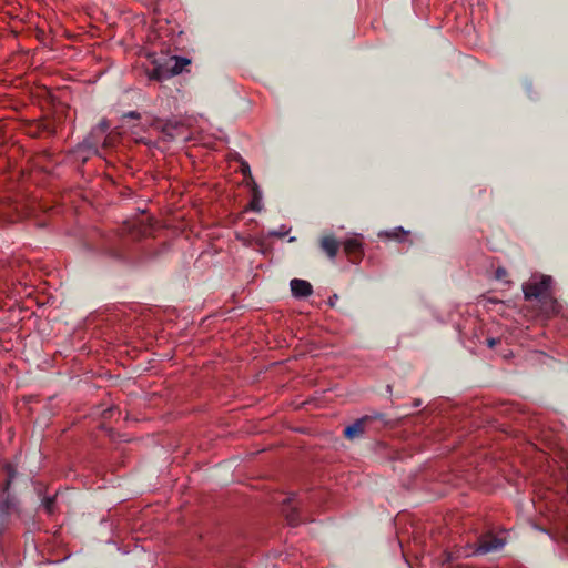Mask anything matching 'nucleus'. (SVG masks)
Here are the masks:
<instances>
[{
	"label": "nucleus",
	"instance_id": "20",
	"mask_svg": "<svg viewBox=\"0 0 568 568\" xmlns=\"http://www.w3.org/2000/svg\"><path fill=\"white\" fill-rule=\"evenodd\" d=\"M499 343H500V339H498V338H493L491 337V338L487 339V345H488L489 348H494Z\"/></svg>",
	"mask_w": 568,
	"mask_h": 568
},
{
	"label": "nucleus",
	"instance_id": "10",
	"mask_svg": "<svg viewBox=\"0 0 568 568\" xmlns=\"http://www.w3.org/2000/svg\"><path fill=\"white\" fill-rule=\"evenodd\" d=\"M172 75L170 73L169 67L165 64L164 67H156L149 73V79L162 82L164 80L170 79Z\"/></svg>",
	"mask_w": 568,
	"mask_h": 568
},
{
	"label": "nucleus",
	"instance_id": "17",
	"mask_svg": "<svg viewBox=\"0 0 568 568\" xmlns=\"http://www.w3.org/2000/svg\"><path fill=\"white\" fill-rule=\"evenodd\" d=\"M109 129V123L102 120L91 132H94L97 136L104 134Z\"/></svg>",
	"mask_w": 568,
	"mask_h": 568
},
{
	"label": "nucleus",
	"instance_id": "11",
	"mask_svg": "<svg viewBox=\"0 0 568 568\" xmlns=\"http://www.w3.org/2000/svg\"><path fill=\"white\" fill-rule=\"evenodd\" d=\"M179 129L178 122H171L168 121L161 126V132L168 138L169 140H175L176 133L175 131Z\"/></svg>",
	"mask_w": 568,
	"mask_h": 568
},
{
	"label": "nucleus",
	"instance_id": "9",
	"mask_svg": "<svg viewBox=\"0 0 568 568\" xmlns=\"http://www.w3.org/2000/svg\"><path fill=\"white\" fill-rule=\"evenodd\" d=\"M190 64V60L182 57H171L166 62L171 75H178L183 72L184 68Z\"/></svg>",
	"mask_w": 568,
	"mask_h": 568
},
{
	"label": "nucleus",
	"instance_id": "14",
	"mask_svg": "<svg viewBox=\"0 0 568 568\" xmlns=\"http://www.w3.org/2000/svg\"><path fill=\"white\" fill-rule=\"evenodd\" d=\"M38 129H40L42 134L45 133L48 136L55 134V128L51 122H40L38 123Z\"/></svg>",
	"mask_w": 568,
	"mask_h": 568
},
{
	"label": "nucleus",
	"instance_id": "4",
	"mask_svg": "<svg viewBox=\"0 0 568 568\" xmlns=\"http://www.w3.org/2000/svg\"><path fill=\"white\" fill-rule=\"evenodd\" d=\"M373 420L372 416H363L362 418L356 419L353 424L348 425L344 429V436L349 439L354 440L356 438L362 437L365 432L367 425Z\"/></svg>",
	"mask_w": 568,
	"mask_h": 568
},
{
	"label": "nucleus",
	"instance_id": "15",
	"mask_svg": "<svg viewBox=\"0 0 568 568\" xmlns=\"http://www.w3.org/2000/svg\"><path fill=\"white\" fill-rule=\"evenodd\" d=\"M260 201H261V193L257 189V185L254 184V189H253V199H252V202H251V209L254 210V211H260Z\"/></svg>",
	"mask_w": 568,
	"mask_h": 568
},
{
	"label": "nucleus",
	"instance_id": "5",
	"mask_svg": "<svg viewBox=\"0 0 568 568\" xmlns=\"http://www.w3.org/2000/svg\"><path fill=\"white\" fill-rule=\"evenodd\" d=\"M101 136H97L94 132H91L81 143L77 145V152H87L89 154L99 155V143Z\"/></svg>",
	"mask_w": 568,
	"mask_h": 568
},
{
	"label": "nucleus",
	"instance_id": "19",
	"mask_svg": "<svg viewBox=\"0 0 568 568\" xmlns=\"http://www.w3.org/2000/svg\"><path fill=\"white\" fill-rule=\"evenodd\" d=\"M124 118H131V119L139 120L141 118V114L136 111H130L124 114Z\"/></svg>",
	"mask_w": 568,
	"mask_h": 568
},
{
	"label": "nucleus",
	"instance_id": "12",
	"mask_svg": "<svg viewBox=\"0 0 568 568\" xmlns=\"http://www.w3.org/2000/svg\"><path fill=\"white\" fill-rule=\"evenodd\" d=\"M361 248V243L356 239H348L344 242V250L347 254L357 253Z\"/></svg>",
	"mask_w": 568,
	"mask_h": 568
},
{
	"label": "nucleus",
	"instance_id": "13",
	"mask_svg": "<svg viewBox=\"0 0 568 568\" xmlns=\"http://www.w3.org/2000/svg\"><path fill=\"white\" fill-rule=\"evenodd\" d=\"M42 506L49 515H52L55 510V496L44 497L42 499Z\"/></svg>",
	"mask_w": 568,
	"mask_h": 568
},
{
	"label": "nucleus",
	"instance_id": "2",
	"mask_svg": "<svg viewBox=\"0 0 568 568\" xmlns=\"http://www.w3.org/2000/svg\"><path fill=\"white\" fill-rule=\"evenodd\" d=\"M552 283V278L549 275H542L540 281L530 282L523 285L524 297L526 301L534 298H544L547 295L548 290Z\"/></svg>",
	"mask_w": 568,
	"mask_h": 568
},
{
	"label": "nucleus",
	"instance_id": "6",
	"mask_svg": "<svg viewBox=\"0 0 568 568\" xmlns=\"http://www.w3.org/2000/svg\"><path fill=\"white\" fill-rule=\"evenodd\" d=\"M293 296L298 298L308 297L313 293V287L305 280L294 278L290 283Z\"/></svg>",
	"mask_w": 568,
	"mask_h": 568
},
{
	"label": "nucleus",
	"instance_id": "21",
	"mask_svg": "<svg viewBox=\"0 0 568 568\" xmlns=\"http://www.w3.org/2000/svg\"><path fill=\"white\" fill-rule=\"evenodd\" d=\"M338 300V295L337 294H334L333 296L329 297L328 300V304L331 307H334L336 305V301Z\"/></svg>",
	"mask_w": 568,
	"mask_h": 568
},
{
	"label": "nucleus",
	"instance_id": "22",
	"mask_svg": "<svg viewBox=\"0 0 568 568\" xmlns=\"http://www.w3.org/2000/svg\"><path fill=\"white\" fill-rule=\"evenodd\" d=\"M270 235L271 236H276V237H283L286 235V232H281V231H272L270 232Z\"/></svg>",
	"mask_w": 568,
	"mask_h": 568
},
{
	"label": "nucleus",
	"instance_id": "25",
	"mask_svg": "<svg viewBox=\"0 0 568 568\" xmlns=\"http://www.w3.org/2000/svg\"><path fill=\"white\" fill-rule=\"evenodd\" d=\"M106 254L113 256V257H120V254L115 251H108Z\"/></svg>",
	"mask_w": 568,
	"mask_h": 568
},
{
	"label": "nucleus",
	"instance_id": "7",
	"mask_svg": "<svg viewBox=\"0 0 568 568\" xmlns=\"http://www.w3.org/2000/svg\"><path fill=\"white\" fill-rule=\"evenodd\" d=\"M293 498L287 497L283 500L282 511L291 526L300 524L298 513L295 506L292 505Z\"/></svg>",
	"mask_w": 568,
	"mask_h": 568
},
{
	"label": "nucleus",
	"instance_id": "23",
	"mask_svg": "<svg viewBox=\"0 0 568 568\" xmlns=\"http://www.w3.org/2000/svg\"><path fill=\"white\" fill-rule=\"evenodd\" d=\"M242 173H243L244 175H246V174L251 175L250 166H248V164H247V163H243V166H242Z\"/></svg>",
	"mask_w": 568,
	"mask_h": 568
},
{
	"label": "nucleus",
	"instance_id": "16",
	"mask_svg": "<svg viewBox=\"0 0 568 568\" xmlns=\"http://www.w3.org/2000/svg\"><path fill=\"white\" fill-rule=\"evenodd\" d=\"M73 159L75 162H79L81 165H83L92 154H89L87 152H81V153H78L77 152V148L72 150L71 152Z\"/></svg>",
	"mask_w": 568,
	"mask_h": 568
},
{
	"label": "nucleus",
	"instance_id": "8",
	"mask_svg": "<svg viewBox=\"0 0 568 568\" xmlns=\"http://www.w3.org/2000/svg\"><path fill=\"white\" fill-rule=\"evenodd\" d=\"M321 248L328 257L334 258L338 252L339 243L333 235H325L321 239Z\"/></svg>",
	"mask_w": 568,
	"mask_h": 568
},
{
	"label": "nucleus",
	"instance_id": "1",
	"mask_svg": "<svg viewBox=\"0 0 568 568\" xmlns=\"http://www.w3.org/2000/svg\"><path fill=\"white\" fill-rule=\"evenodd\" d=\"M4 471L7 478L0 488V516H8L11 510L16 508L17 498L10 491L12 480L14 479L17 471L11 465H6Z\"/></svg>",
	"mask_w": 568,
	"mask_h": 568
},
{
	"label": "nucleus",
	"instance_id": "24",
	"mask_svg": "<svg viewBox=\"0 0 568 568\" xmlns=\"http://www.w3.org/2000/svg\"><path fill=\"white\" fill-rule=\"evenodd\" d=\"M42 133L40 131V129H38V124L36 125V130L33 132H31V135L32 136H40Z\"/></svg>",
	"mask_w": 568,
	"mask_h": 568
},
{
	"label": "nucleus",
	"instance_id": "3",
	"mask_svg": "<svg viewBox=\"0 0 568 568\" xmlns=\"http://www.w3.org/2000/svg\"><path fill=\"white\" fill-rule=\"evenodd\" d=\"M504 546V539L493 534H486L478 538L473 555H487L500 550Z\"/></svg>",
	"mask_w": 568,
	"mask_h": 568
},
{
	"label": "nucleus",
	"instance_id": "18",
	"mask_svg": "<svg viewBox=\"0 0 568 568\" xmlns=\"http://www.w3.org/2000/svg\"><path fill=\"white\" fill-rule=\"evenodd\" d=\"M507 276V271L504 267H498L496 270V278L504 280Z\"/></svg>",
	"mask_w": 568,
	"mask_h": 568
}]
</instances>
